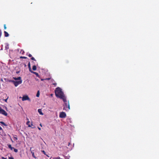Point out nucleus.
<instances>
[{
  "mask_svg": "<svg viewBox=\"0 0 159 159\" xmlns=\"http://www.w3.org/2000/svg\"><path fill=\"white\" fill-rule=\"evenodd\" d=\"M51 79L50 78H47L44 79L45 80H49Z\"/></svg>",
  "mask_w": 159,
  "mask_h": 159,
  "instance_id": "obj_26",
  "label": "nucleus"
},
{
  "mask_svg": "<svg viewBox=\"0 0 159 159\" xmlns=\"http://www.w3.org/2000/svg\"><path fill=\"white\" fill-rule=\"evenodd\" d=\"M8 98H9V97H7V99H4V101L6 102H7V100L8 99Z\"/></svg>",
  "mask_w": 159,
  "mask_h": 159,
  "instance_id": "obj_25",
  "label": "nucleus"
},
{
  "mask_svg": "<svg viewBox=\"0 0 159 159\" xmlns=\"http://www.w3.org/2000/svg\"><path fill=\"white\" fill-rule=\"evenodd\" d=\"M12 82L14 84L15 87H17L18 85L22 83V80H20L18 81H15L13 80V81H12Z\"/></svg>",
  "mask_w": 159,
  "mask_h": 159,
  "instance_id": "obj_3",
  "label": "nucleus"
},
{
  "mask_svg": "<svg viewBox=\"0 0 159 159\" xmlns=\"http://www.w3.org/2000/svg\"><path fill=\"white\" fill-rule=\"evenodd\" d=\"M31 59L32 60H33V61H36V59L34 58V57H32L31 58Z\"/></svg>",
  "mask_w": 159,
  "mask_h": 159,
  "instance_id": "obj_21",
  "label": "nucleus"
},
{
  "mask_svg": "<svg viewBox=\"0 0 159 159\" xmlns=\"http://www.w3.org/2000/svg\"><path fill=\"white\" fill-rule=\"evenodd\" d=\"M0 114L4 115L5 116H7V112L2 109L0 110Z\"/></svg>",
  "mask_w": 159,
  "mask_h": 159,
  "instance_id": "obj_5",
  "label": "nucleus"
},
{
  "mask_svg": "<svg viewBox=\"0 0 159 159\" xmlns=\"http://www.w3.org/2000/svg\"><path fill=\"white\" fill-rule=\"evenodd\" d=\"M52 159H60V157H52Z\"/></svg>",
  "mask_w": 159,
  "mask_h": 159,
  "instance_id": "obj_16",
  "label": "nucleus"
},
{
  "mask_svg": "<svg viewBox=\"0 0 159 159\" xmlns=\"http://www.w3.org/2000/svg\"><path fill=\"white\" fill-rule=\"evenodd\" d=\"M38 112L41 115H43V114L42 111V110L40 109H38Z\"/></svg>",
  "mask_w": 159,
  "mask_h": 159,
  "instance_id": "obj_9",
  "label": "nucleus"
},
{
  "mask_svg": "<svg viewBox=\"0 0 159 159\" xmlns=\"http://www.w3.org/2000/svg\"><path fill=\"white\" fill-rule=\"evenodd\" d=\"M4 80L6 82H12V81H13V80H10L8 79H7L6 78H4Z\"/></svg>",
  "mask_w": 159,
  "mask_h": 159,
  "instance_id": "obj_13",
  "label": "nucleus"
},
{
  "mask_svg": "<svg viewBox=\"0 0 159 159\" xmlns=\"http://www.w3.org/2000/svg\"><path fill=\"white\" fill-rule=\"evenodd\" d=\"M0 131H3V130L1 126H0Z\"/></svg>",
  "mask_w": 159,
  "mask_h": 159,
  "instance_id": "obj_28",
  "label": "nucleus"
},
{
  "mask_svg": "<svg viewBox=\"0 0 159 159\" xmlns=\"http://www.w3.org/2000/svg\"><path fill=\"white\" fill-rule=\"evenodd\" d=\"M64 102V107L63 109L66 111H68L70 109V107L69 102L66 100V97L65 98V100H62Z\"/></svg>",
  "mask_w": 159,
  "mask_h": 159,
  "instance_id": "obj_2",
  "label": "nucleus"
},
{
  "mask_svg": "<svg viewBox=\"0 0 159 159\" xmlns=\"http://www.w3.org/2000/svg\"><path fill=\"white\" fill-rule=\"evenodd\" d=\"M13 79L15 80H21V77L20 76L18 77L17 78L16 77H13Z\"/></svg>",
  "mask_w": 159,
  "mask_h": 159,
  "instance_id": "obj_7",
  "label": "nucleus"
},
{
  "mask_svg": "<svg viewBox=\"0 0 159 159\" xmlns=\"http://www.w3.org/2000/svg\"><path fill=\"white\" fill-rule=\"evenodd\" d=\"M4 29H7V27H6V25H4Z\"/></svg>",
  "mask_w": 159,
  "mask_h": 159,
  "instance_id": "obj_31",
  "label": "nucleus"
},
{
  "mask_svg": "<svg viewBox=\"0 0 159 159\" xmlns=\"http://www.w3.org/2000/svg\"><path fill=\"white\" fill-rule=\"evenodd\" d=\"M3 131H0V135H1L2 136H3Z\"/></svg>",
  "mask_w": 159,
  "mask_h": 159,
  "instance_id": "obj_23",
  "label": "nucleus"
},
{
  "mask_svg": "<svg viewBox=\"0 0 159 159\" xmlns=\"http://www.w3.org/2000/svg\"><path fill=\"white\" fill-rule=\"evenodd\" d=\"M56 96L62 100H65L66 98L61 89L59 87L56 88L55 90Z\"/></svg>",
  "mask_w": 159,
  "mask_h": 159,
  "instance_id": "obj_1",
  "label": "nucleus"
},
{
  "mask_svg": "<svg viewBox=\"0 0 159 159\" xmlns=\"http://www.w3.org/2000/svg\"><path fill=\"white\" fill-rule=\"evenodd\" d=\"M28 126H29V127H31L32 128H34V126L33 125V124L32 123L31 124V125H28Z\"/></svg>",
  "mask_w": 159,
  "mask_h": 159,
  "instance_id": "obj_15",
  "label": "nucleus"
},
{
  "mask_svg": "<svg viewBox=\"0 0 159 159\" xmlns=\"http://www.w3.org/2000/svg\"><path fill=\"white\" fill-rule=\"evenodd\" d=\"M31 148H30V151H31Z\"/></svg>",
  "mask_w": 159,
  "mask_h": 159,
  "instance_id": "obj_43",
  "label": "nucleus"
},
{
  "mask_svg": "<svg viewBox=\"0 0 159 159\" xmlns=\"http://www.w3.org/2000/svg\"><path fill=\"white\" fill-rule=\"evenodd\" d=\"M4 35L6 37H7L9 36V34L6 31H4Z\"/></svg>",
  "mask_w": 159,
  "mask_h": 159,
  "instance_id": "obj_10",
  "label": "nucleus"
},
{
  "mask_svg": "<svg viewBox=\"0 0 159 159\" xmlns=\"http://www.w3.org/2000/svg\"><path fill=\"white\" fill-rule=\"evenodd\" d=\"M7 145L8 146V148L10 149L11 150H12L13 149H14V148L13 147H12L11 145L10 144H7Z\"/></svg>",
  "mask_w": 159,
  "mask_h": 159,
  "instance_id": "obj_8",
  "label": "nucleus"
},
{
  "mask_svg": "<svg viewBox=\"0 0 159 159\" xmlns=\"http://www.w3.org/2000/svg\"><path fill=\"white\" fill-rule=\"evenodd\" d=\"M39 91H38L37 92V93L36 94V96L38 97H39Z\"/></svg>",
  "mask_w": 159,
  "mask_h": 159,
  "instance_id": "obj_17",
  "label": "nucleus"
},
{
  "mask_svg": "<svg viewBox=\"0 0 159 159\" xmlns=\"http://www.w3.org/2000/svg\"><path fill=\"white\" fill-rule=\"evenodd\" d=\"M28 68L31 67L30 63L29 62L28 64Z\"/></svg>",
  "mask_w": 159,
  "mask_h": 159,
  "instance_id": "obj_24",
  "label": "nucleus"
},
{
  "mask_svg": "<svg viewBox=\"0 0 159 159\" xmlns=\"http://www.w3.org/2000/svg\"><path fill=\"white\" fill-rule=\"evenodd\" d=\"M20 58H23V59H26L27 57H23V56H20Z\"/></svg>",
  "mask_w": 159,
  "mask_h": 159,
  "instance_id": "obj_18",
  "label": "nucleus"
},
{
  "mask_svg": "<svg viewBox=\"0 0 159 159\" xmlns=\"http://www.w3.org/2000/svg\"><path fill=\"white\" fill-rule=\"evenodd\" d=\"M32 63H33V64H34V62H33V61H32Z\"/></svg>",
  "mask_w": 159,
  "mask_h": 159,
  "instance_id": "obj_41",
  "label": "nucleus"
},
{
  "mask_svg": "<svg viewBox=\"0 0 159 159\" xmlns=\"http://www.w3.org/2000/svg\"><path fill=\"white\" fill-rule=\"evenodd\" d=\"M41 152L45 154V155H46V152H45L44 151V150H43V151H42Z\"/></svg>",
  "mask_w": 159,
  "mask_h": 159,
  "instance_id": "obj_27",
  "label": "nucleus"
},
{
  "mask_svg": "<svg viewBox=\"0 0 159 159\" xmlns=\"http://www.w3.org/2000/svg\"><path fill=\"white\" fill-rule=\"evenodd\" d=\"M13 149H14V151L15 152H18V150L17 149L14 148Z\"/></svg>",
  "mask_w": 159,
  "mask_h": 159,
  "instance_id": "obj_20",
  "label": "nucleus"
},
{
  "mask_svg": "<svg viewBox=\"0 0 159 159\" xmlns=\"http://www.w3.org/2000/svg\"><path fill=\"white\" fill-rule=\"evenodd\" d=\"M32 73L35 74L37 77H39V75L38 73H37V72H33Z\"/></svg>",
  "mask_w": 159,
  "mask_h": 159,
  "instance_id": "obj_12",
  "label": "nucleus"
},
{
  "mask_svg": "<svg viewBox=\"0 0 159 159\" xmlns=\"http://www.w3.org/2000/svg\"><path fill=\"white\" fill-rule=\"evenodd\" d=\"M44 80V79H41V81H43Z\"/></svg>",
  "mask_w": 159,
  "mask_h": 159,
  "instance_id": "obj_38",
  "label": "nucleus"
},
{
  "mask_svg": "<svg viewBox=\"0 0 159 159\" xmlns=\"http://www.w3.org/2000/svg\"><path fill=\"white\" fill-rule=\"evenodd\" d=\"M53 84L55 85V86H56L57 85V84L56 83H53Z\"/></svg>",
  "mask_w": 159,
  "mask_h": 159,
  "instance_id": "obj_36",
  "label": "nucleus"
},
{
  "mask_svg": "<svg viewBox=\"0 0 159 159\" xmlns=\"http://www.w3.org/2000/svg\"><path fill=\"white\" fill-rule=\"evenodd\" d=\"M40 125L41 127H42V125L41 124H40Z\"/></svg>",
  "mask_w": 159,
  "mask_h": 159,
  "instance_id": "obj_39",
  "label": "nucleus"
},
{
  "mask_svg": "<svg viewBox=\"0 0 159 159\" xmlns=\"http://www.w3.org/2000/svg\"><path fill=\"white\" fill-rule=\"evenodd\" d=\"M28 56L29 57H31L32 56L31 54H29V55H28Z\"/></svg>",
  "mask_w": 159,
  "mask_h": 159,
  "instance_id": "obj_29",
  "label": "nucleus"
},
{
  "mask_svg": "<svg viewBox=\"0 0 159 159\" xmlns=\"http://www.w3.org/2000/svg\"><path fill=\"white\" fill-rule=\"evenodd\" d=\"M26 100H30V99L28 96H27V95L24 96L22 97V100L23 101H24Z\"/></svg>",
  "mask_w": 159,
  "mask_h": 159,
  "instance_id": "obj_6",
  "label": "nucleus"
},
{
  "mask_svg": "<svg viewBox=\"0 0 159 159\" xmlns=\"http://www.w3.org/2000/svg\"><path fill=\"white\" fill-rule=\"evenodd\" d=\"M1 34H2V32H1V30H0V36L1 35Z\"/></svg>",
  "mask_w": 159,
  "mask_h": 159,
  "instance_id": "obj_35",
  "label": "nucleus"
},
{
  "mask_svg": "<svg viewBox=\"0 0 159 159\" xmlns=\"http://www.w3.org/2000/svg\"><path fill=\"white\" fill-rule=\"evenodd\" d=\"M37 69V67L36 66L34 65L33 66L32 69L34 70H36Z\"/></svg>",
  "mask_w": 159,
  "mask_h": 159,
  "instance_id": "obj_11",
  "label": "nucleus"
},
{
  "mask_svg": "<svg viewBox=\"0 0 159 159\" xmlns=\"http://www.w3.org/2000/svg\"><path fill=\"white\" fill-rule=\"evenodd\" d=\"M38 129H39V130H41V128H39V127H38Z\"/></svg>",
  "mask_w": 159,
  "mask_h": 159,
  "instance_id": "obj_37",
  "label": "nucleus"
},
{
  "mask_svg": "<svg viewBox=\"0 0 159 159\" xmlns=\"http://www.w3.org/2000/svg\"><path fill=\"white\" fill-rule=\"evenodd\" d=\"M9 159H14L13 157H9Z\"/></svg>",
  "mask_w": 159,
  "mask_h": 159,
  "instance_id": "obj_33",
  "label": "nucleus"
},
{
  "mask_svg": "<svg viewBox=\"0 0 159 159\" xmlns=\"http://www.w3.org/2000/svg\"><path fill=\"white\" fill-rule=\"evenodd\" d=\"M24 52H25L24 51H23V52H22V54H24Z\"/></svg>",
  "mask_w": 159,
  "mask_h": 159,
  "instance_id": "obj_40",
  "label": "nucleus"
},
{
  "mask_svg": "<svg viewBox=\"0 0 159 159\" xmlns=\"http://www.w3.org/2000/svg\"><path fill=\"white\" fill-rule=\"evenodd\" d=\"M31 153L32 154V156L34 158H35L36 159V157L34 155V152H32V151H31Z\"/></svg>",
  "mask_w": 159,
  "mask_h": 159,
  "instance_id": "obj_14",
  "label": "nucleus"
},
{
  "mask_svg": "<svg viewBox=\"0 0 159 159\" xmlns=\"http://www.w3.org/2000/svg\"><path fill=\"white\" fill-rule=\"evenodd\" d=\"M2 159H7L6 158H5L4 157H2Z\"/></svg>",
  "mask_w": 159,
  "mask_h": 159,
  "instance_id": "obj_32",
  "label": "nucleus"
},
{
  "mask_svg": "<svg viewBox=\"0 0 159 159\" xmlns=\"http://www.w3.org/2000/svg\"><path fill=\"white\" fill-rule=\"evenodd\" d=\"M14 138L16 140H17L18 139L16 137H14Z\"/></svg>",
  "mask_w": 159,
  "mask_h": 159,
  "instance_id": "obj_30",
  "label": "nucleus"
},
{
  "mask_svg": "<svg viewBox=\"0 0 159 159\" xmlns=\"http://www.w3.org/2000/svg\"><path fill=\"white\" fill-rule=\"evenodd\" d=\"M66 116V114L64 112H60L59 115V117L61 118H65Z\"/></svg>",
  "mask_w": 159,
  "mask_h": 159,
  "instance_id": "obj_4",
  "label": "nucleus"
},
{
  "mask_svg": "<svg viewBox=\"0 0 159 159\" xmlns=\"http://www.w3.org/2000/svg\"><path fill=\"white\" fill-rule=\"evenodd\" d=\"M52 94H51V96H52Z\"/></svg>",
  "mask_w": 159,
  "mask_h": 159,
  "instance_id": "obj_44",
  "label": "nucleus"
},
{
  "mask_svg": "<svg viewBox=\"0 0 159 159\" xmlns=\"http://www.w3.org/2000/svg\"><path fill=\"white\" fill-rule=\"evenodd\" d=\"M29 71L31 73H32V72H33V71H32L31 70V67H29Z\"/></svg>",
  "mask_w": 159,
  "mask_h": 159,
  "instance_id": "obj_22",
  "label": "nucleus"
},
{
  "mask_svg": "<svg viewBox=\"0 0 159 159\" xmlns=\"http://www.w3.org/2000/svg\"><path fill=\"white\" fill-rule=\"evenodd\" d=\"M30 121H27V122H26V124H27V125H28V124H29V123H30Z\"/></svg>",
  "mask_w": 159,
  "mask_h": 159,
  "instance_id": "obj_34",
  "label": "nucleus"
},
{
  "mask_svg": "<svg viewBox=\"0 0 159 159\" xmlns=\"http://www.w3.org/2000/svg\"><path fill=\"white\" fill-rule=\"evenodd\" d=\"M2 109V108L0 107V110Z\"/></svg>",
  "mask_w": 159,
  "mask_h": 159,
  "instance_id": "obj_42",
  "label": "nucleus"
},
{
  "mask_svg": "<svg viewBox=\"0 0 159 159\" xmlns=\"http://www.w3.org/2000/svg\"><path fill=\"white\" fill-rule=\"evenodd\" d=\"M0 123L2 124V125H4L6 126L7 125H6V124L3 122L2 121H1L0 122Z\"/></svg>",
  "mask_w": 159,
  "mask_h": 159,
  "instance_id": "obj_19",
  "label": "nucleus"
}]
</instances>
